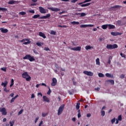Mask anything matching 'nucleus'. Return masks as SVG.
<instances>
[{
	"mask_svg": "<svg viewBox=\"0 0 126 126\" xmlns=\"http://www.w3.org/2000/svg\"><path fill=\"white\" fill-rule=\"evenodd\" d=\"M80 103H77L76 105V110H79V108H80Z\"/></svg>",
	"mask_w": 126,
	"mask_h": 126,
	"instance_id": "36",
	"label": "nucleus"
},
{
	"mask_svg": "<svg viewBox=\"0 0 126 126\" xmlns=\"http://www.w3.org/2000/svg\"><path fill=\"white\" fill-rule=\"evenodd\" d=\"M19 3V2L18 1H15V0H10V1H9L8 2V4H18Z\"/></svg>",
	"mask_w": 126,
	"mask_h": 126,
	"instance_id": "16",
	"label": "nucleus"
},
{
	"mask_svg": "<svg viewBox=\"0 0 126 126\" xmlns=\"http://www.w3.org/2000/svg\"><path fill=\"white\" fill-rule=\"evenodd\" d=\"M19 14L21 15H25L26 14V12L24 11L20 12Z\"/></svg>",
	"mask_w": 126,
	"mask_h": 126,
	"instance_id": "34",
	"label": "nucleus"
},
{
	"mask_svg": "<svg viewBox=\"0 0 126 126\" xmlns=\"http://www.w3.org/2000/svg\"><path fill=\"white\" fill-rule=\"evenodd\" d=\"M39 12H41L42 14H45L46 13V10L42 6L39 7Z\"/></svg>",
	"mask_w": 126,
	"mask_h": 126,
	"instance_id": "11",
	"label": "nucleus"
},
{
	"mask_svg": "<svg viewBox=\"0 0 126 126\" xmlns=\"http://www.w3.org/2000/svg\"><path fill=\"white\" fill-rule=\"evenodd\" d=\"M117 120H119V121H122V115H120L118 117V119H117Z\"/></svg>",
	"mask_w": 126,
	"mask_h": 126,
	"instance_id": "37",
	"label": "nucleus"
},
{
	"mask_svg": "<svg viewBox=\"0 0 126 126\" xmlns=\"http://www.w3.org/2000/svg\"><path fill=\"white\" fill-rule=\"evenodd\" d=\"M0 31L2 33H6L8 32V30L7 29H4L3 28H0Z\"/></svg>",
	"mask_w": 126,
	"mask_h": 126,
	"instance_id": "14",
	"label": "nucleus"
},
{
	"mask_svg": "<svg viewBox=\"0 0 126 126\" xmlns=\"http://www.w3.org/2000/svg\"><path fill=\"white\" fill-rule=\"evenodd\" d=\"M112 59V56H109V58H108V62H107V63L108 64H110L111 63V60Z\"/></svg>",
	"mask_w": 126,
	"mask_h": 126,
	"instance_id": "28",
	"label": "nucleus"
},
{
	"mask_svg": "<svg viewBox=\"0 0 126 126\" xmlns=\"http://www.w3.org/2000/svg\"><path fill=\"white\" fill-rule=\"evenodd\" d=\"M24 39L25 41H27V42L30 41V39L29 38H25Z\"/></svg>",
	"mask_w": 126,
	"mask_h": 126,
	"instance_id": "58",
	"label": "nucleus"
},
{
	"mask_svg": "<svg viewBox=\"0 0 126 126\" xmlns=\"http://www.w3.org/2000/svg\"><path fill=\"white\" fill-rule=\"evenodd\" d=\"M115 121H116V118L112 119L111 121L112 124H114Z\"/></svg>",
	"mask_w": 126,
	"mask_h": 126,
	"instance_id": "43",
	"label": "nucleus"
},
{
	"mask_svg": "<svg viewBox=\"0 0 126 126\" xmlns=\"http://www.w3.org/2000/svg\"><path fill=\"white\" fill-rule=\"evenodd\" d=\"M75 15L77 16H80V17H85L87 15L85 13H76Z\"/></svg>",
	"mask_w": 126,
	"mask_h": 126,
	"instance_id": "13",
	"label": "nucleus"
},
{
	"mask_svg": "<svg viewBox=\"0 0 126 126\" xmlns=\"http://www.w3.org/2000/svg\"><path fill=\"white\" fill-rule=\"evenodd\" d=\"M101 28L103 30H105V29H107V28H108V25L106 24V25H103L101 26Z\"/></svg>",
	"mask_w": 126,
	"mask_h": 126,
	"instance_id": "30",
	"label": "nucleus"
},
{
	"mask_svg": "<svg viewBox=\"0 0 126 126\" xmlns=\"http://www.w3.org/2000/svg\"><path fill=\"white\" fill-rule=\"evenodd\" d=\"M78 118L81 117V110H78Z\"/></svg>",
	"mask_w": 126,
	"mask_h": 126,
	"instance_id": "38",
	"label": "nucleus"
},
{
	"mask_svg": "<svg viewBox=\"0 0 126 126\" xmlns=\"http://www.w3.org/2000/svg\"><path fill=\"white\" fill-rule=\"evenodd\" d=\"M0 11H2V12H7L8 10L6 8L0 7Z\"/></svg>",
	"mask_w": 126,
	"mask_h": 126,
	"instance_id": "23",
	"label": "nucleus"
},
{
	"mask_svg": "<svg viewBox=\"0 0 126 126\" xmlns=\"http://www.w3.org/2000/svg\"><path fill=\"white\" fill-rule=\"evenodd\" d=\"M68 93H69V94L70 95H72L73 94L72 92H70V91H68Z\"/></svg>",
	"mask_w": 126,
	"mask_h": 126,
	"instance_id": "63",
	"label": "nucleus"
},
{
	"mask_svg": "<svg viewBox=\"0 0 126 126\" xmlns=\"http://www.w3.org/2000/svg\"><path fill=\"white\" fill-rule=\"evenodd\" d=\"M50 33L52 35H55L56 33V32L55 31H51Z\"/></svg>",
	"mask_w": 126,
	"mask_h": 126,
	"instance_id": "40",
	"label": "nucleus"
},
{
	"mask_svg": "<svg viewBox=\"0 0 126 126\" xmlns=\"http://www.w3.org/2000/svg\"><path fill=\"white\" fill-rule=\"evenodd\" d=\"M36 45H37L39 47H40L41 46V44L40 43L37 42Z\"/></svg>",
	"mask_w": 126,
	"mask_h": 126,
	"instance_id": "54",
	"label": "nucleus"
},
{
	"mask_svg": "<svg viewBox=\"0 0 126 126\" xmlns=\"http://www.w3.org/2000/svg\"><path fill=\"white\" fill-rule=\"evenodd\" d=\"M43 102H46L47 103L50 102V99L49 97H47L46 96H43Z\"/></svg>",
	"mask_w": 126,
	"mask_h": 126,
	"instance_id": "15",
	"label": "nucleus"
},
{
	"mask_svg": "<svg viewBox=\"0 0 126 126\" xmlns=\"http://www.w3.org/2000/svg\"><path fill=\"white\" fill-rule=\"evenodd\" d=\"M44 50L46 51H50V49L49 47H44Z\"/></svg>",
	"mask_w": 126,
	"mask_h": 126,
	"instance_id": "51",
	"label": "nucleus"
},
{
	"mask_svg": "<svg viewBox=\"0 0 126 126\" xmlns=\"http://www.w3.org/2000/svg\"><path fill=\"white\" fill-rule=\"evenodd\" d=\"M78 0H71L72 3H75Z\"/></svg>",
	"mask_w": 126,
	"mask_h": 126,
	"instance_id": "55",
	"label": "nucleus"
},
{
	"mask_svg": "<svg viewBox=\"0 0 126 126\" xmlns=\"http://www.w3.org/2000/svg\"><path fill=\"white\" fill-rule=\"evenodd\" d=\"M57 79L55 78L52 79V83H51V86L54 87L57 85Z\"/></svg>",
	"mask_w": 126,
	"mask_h": 126,
	"instance_id": "12",
	"label": "nucleus"
},
{
	"mask_svg": "<svg viewBox=\"0 0 126 126\" xmlns=\"http://www.w3.org/2000/svg\"><path fill=\"white\" fill-rule=\"evenodd\" d=\"M31 43V41H28V42H24V43H23V45H27V44H30Z\"/></svg>",
	"mask_w": 126,
	"mask_h": 126,
	"instance_id": "44",
	"label": "nucleus"
},
{
	"mask_svg": "<svg viewBox=\"0 0 126 126\" xmlns=\"http://www.w3.org/2000/svg\"><path fill=\"white\" fill-rule=\"evenodd\" d=\"M40 15H34L33 17L32 18L34 19H37L38 18L39 19H46L47 18H48L49 17H51V14L50 13L47 14L46 16H43L41 17H40Z\"/></svg>",
	"mask_w": 126,
	"mask_h": 126,
	"instance_id": "1",
	"label": "nucleus"
},
{
	"mask_svg": "<svg viewBox=\"0 0 126 126\" xmlns=\"http://www.w3.org/2000/svg\"><path fill=\"white\" fill-rule=\"evenodd\" d=\"M0 112L1 113L2 115L6 116L7 114V110L5 107L0 108Z\"/></svg>",
	"mask_w": 126,
	"mask_h": 126,
	"instance_id": "6",
	"label": "nucleus"
},
{
	"mask_svg": "<svg viewBox=\"0 0 126 126\" xmlns=\"http://www.w3.org/2000/svg\"><path fill=\"white\" fill-rule=\"evenodd\" d=\"M87 27V25H81L80 26L81 28H84Z\"/></svg>",
	"mask_w": 126,
	"mask_h": 126,
	"instance_id": "42",
	"label": "nucleus"
},
{
	"mask_svg": "<svg viewBox=\"0 0 126 126\" xmlns=\"http://www.w3.org/2000/svg\"><path fill=\"white\" fill-rule=\"evenodd\" d=\"M92 0H85L84 2H80V3H78V5H81V4H82L83 3H86L87 2H90Z\"/></svg>",
	"mask_w": 126,
	"mask_h": 126,
	"instance_id": "26",
	"label": "nucleus"
},
{
	"mask_svg": "<svg viewBox=\"0 0 126 126\" xmlns=\"http://www.w3.org/2000/svg\"><path fill=\"white\" fill-rule=\"evenodd\" d=\"M123 32H111V34L112 36H118V35H121L122 34H123Z\"/></svg>",
	"mask_w": 126,
	"mask_h": 126,
	"instance_id": "8",
	"label": "nucleus"
},
{
	"mask_svg": "<svg viewBox=\"0 0 126 126\" xmlns=\"http://www.w3.org/2000/svg\"><path fill=\"white\" fill-rule=\"evenodd\" d=\"M95 63L96 65H100V59L99 58H97L95 60Z\"/></svg>",
	"mask_w": 126,
	"mask_h": 126,
	"instance_id": "24",
	"label": "nucleus"
},
{
	"mask_svg": "<svg viewBox=\"0 0 126 126\" xmlns=\"http://www.w3.org/2000/svg\"><path fill=\"white\" fill-rule=\"evenodd\" d=\"M64 106H65L64 104H63L60 106L59 109H58V110L57 115L58 116H60L63 112V111L64 108Z\"/></svg>",
	"mask_w": 126,
	"mask_h": 126,
	"instance_id": "5",
	"label": "nucleus"
},
{
	"mask_svg": "<svg viewBox=\"0 0 126 126\" xmlns=\"http://www.w3.org/2000/svg\"><path fill=\"white\" fill-rule=\"evenodd\" d=\"M107 49L113 50L118 48V45L116 44H114L113 45L107 44L106 46Z\"/></svg>",
	"mask_w": 126,
	"mask_h": 126,
	"instance_id": "4",
	"label": "nucleus"
},
{
	"mask_svg": "<svg viewBox=\"0 0 126 126\" xmlns=\"http://www.w3.org/2000/svg\"><path fill=\"white\" fill-rule=\"evenodd\" d=\"M8 82L7 81H5L4 83L2 82L1 83V86H4V87H5L7 85Z\"/></svg>",
	"mask_w": 126,
	"mask_h": 126,
	"instance_id": "27",
	"label": "nucleus"
},
{
	"mask_svg": "<svg viewBox=\"0 0 126 126\" xmlns=\"http://www.w3.org/2000/svg\"><path fill=\"white\" fill-rule=\"evenodd\" d=\"M108 29L109 30L114 29L115 28V26L114 25H111V24H108Z\"/></svg>",
	"mask_w": 126,
	"mask_h": 126,
	"instance_id": "22",
	"label": "nucleus"
},
{
	"mask_svg": "<svg viewBox=\"0 0 126 126\" xmlns=\"http://www.w3.org/2000/svg\"><path fill=\"white\" fill-rule=\"evenodd\" d=\"M120 55L122 58H126V55L125 54H123V53H121Z\"/></svg>",
	"mask_w": 126,
	"mask_h": 126,
	"instance_id": "47",
	"label": "nucleus"
},
{
	"mask_svg": "<svg viewBox=\"0 0 126 126\" xmlns=\"http://www.w3.org/2000/svg\"><path fill=\"white\" fill-rule=\"evenodd\" d=\"M122 7H123L122 6H121V5H115V6H112L111 7V9L112 8H114V9H120Z\"/></svg>",
	"mask_w": 126,
	"mask_h": 126,
	"instance_id": "17",
	"label": "nucleus"
},
{
	"mask_svg": "<svg viewBox=\"0 0 126 126\" xmlns=\"http://www.w3.org/2000/svg\"><path fill=\"white\" fill-rule=\"evenodd\" d=\"M105 75H106V76L108 78H114V76L112 74H111L109 73H106Z\"/></svg>",
	"mask_w": 126,
	"mask_h": 126,
	"instance_id": "20",
	"label": "nucleus"
},
{
	"mask_svg": "<svg viewBox=\"0 0 126 126\" xmlns=\"http://www.w3.org/2000/svg\"><path fill=\"white\" fill-rule=\"evenodd\" d=\"M48 115V113H42V117H46Z\"/></svg>",
	"mask_w": 126,
	"mask_h": 126,
	"instance_id": "35",
	"label": "nucleus"
},
{
	"mask_svg": "<svg viewBox=\"0 0 126 126\" xmlns=\"http://www.w3.org/2000/svg\"><path fill=\"white\" fill-rule=\"evenodd\" d=\"M102 117H104L105 115V112L104 110H102L101 112H100Z\"/></svg>",
	"mask_w": 126,
	"mask_h": 126,
	"instance_id": "31",
	"label": "nucleus"
},
{
	"mask_svg": "<svg viewBox=\"0 0 126 126\" xmlns=\"http://www.w3.org/2000/svg\"><path fill=\"white\" fill-rule=\"evenodd\" d=\"M83 73L85 74L86 75L93 76L94 75V74L91 71H84L83 72Z\"/></svg>",
	"mask_w": 126,
	"mask_h": 126,
	"instance_id": "10",
	"label": "nucleus"
},
{
	"mask_svg": "<svg viewBox=\"0 0 126 126\" xmlns=\"http://www.w3.org/2000/svg\"><path fill=\"white\" fill-rule=\"evenodd\" d=\"M32 1L33 2L31 3L30 6H35L37 5V3L36 2L37 1V0H32Z\"/></svg>",
	"mask_w": 126,
	"mask_h": 126,
	"instance_id": "19",
	"label": "nucleus"
},
{
	"mask_svg": "<svg viewBox=\"0 0 126 126\" xmlns=\"http://www.w3.org/2000/svg\"><path fill=\"white\" fill-rule=\"evenodd\" d=\"M22 113H23V110H21L19 112L18 115H21Z\"/></svg>",
	"mask_w": 126,
	"mask_h": 126,
	"instance_id": "56",
	"label": "nucleus"
},
{
	"mask_svg": "<svg viewBox=\"0 0 126 126\" xmlns=\"http://www.w3.org/2000/svg\"><path fill=\"white\" fill-rule=\"evenodd\" d=\"M22 77L26 79V80H27V81H30L31 80V77L29 75L27 72H24L22 74Z\"/></svg>",
	"mask_w": 126,
	"mask_h": 126,
	"instance_id": "2",
	"label": "nucleus"
},
{
	"mask_svg": "<svg viewBox=\"0 0 126 126\" xmlns=\"http://www.w3.org/2000/svg\"><path fill=\"white\" fill-rule=\"evenodd\" d=\"M7 68L6 67H2L1 68V70H2L4 72L6 71Z\"/></svg>",
	"mask_w": 126,
	"mask_h": 126,
	"instance_id": "45",
	"label": "nucleus"
},
{
	"mask_svg": "<svg viewBox=\"0 0 126 126\" xmlns=\"http://www.w3.org/2000/svg\"><path fill=\"white\" fill-rule=\"evenodd\" d=\"M39 117H37L36 118H35V119L34 120V123L35 124H36L37 123V121L38 120H39Z\"/></svg>",
	"mask_w": 126,
	"mask_h": 126,
	"instance_id": "50",
	"label": "nucleus"
},
{
	"mask_svg": "<svg viewBox=\"0 0 126 126\" xmlns=\"http://www.w3.org/2000/svg\"><path fill=\"white\" fill-rule=\"evenodd\" d=\"M95 91H99L100 90V88L98 87L97 88L94 89Z\"/></svg>",
	"mask_w": 126,
	"mask_h": 126,
	"instance_id": "59",
	"label": "nucleus"
},
{
	"mask_svg": "<svg viewBox=\"0 0 126 126\" xmlns=\"http://www.w3.org/2000/svg\"><path fill=\"white\" fill-rule=\"evenodd\" d=\"M15 99L13 98H12L10 101V103H12L14 101Z\"/></svg>",
	"mask_w": 126,
	"mask_h": 126,
	"instance_id": "57",
	"label": "nucleus"
},
{
	"mask_svg": "<svg viewBox=\"0 0 126 126\" xmlns=\"http://www.w3.org/2000/svg\"><path fill=\"white\" fill-rule=\"evenodd\" d=\"M117 23L119 25H120V26L123 25H122V21L121 20L117 21Z\"/></svg>",
	"mask_w": 126,
	"mask_h": 126,
	"instance_id": "41",
	"label": "nucleus"
},
{
	"mask_svg": "<svg viewBox=\"0 0 126 126\" xmlns=\"http://www.w3.org/2000/svg\"><path fill=\"white\" fill-rule=\"evenodd\" d=\"M42 124H43V121H41L40 122V123H39L38 126H41V125H42Z\"/></svg>",
	"mask_w": 126,
	"mask_h": 126,
	"instance_id": "62",
	"label": "nucleus"
},
{
	"mask_svg": "<svg viewBox=\"0 0 126 126\" xmlns=\"http://www.w3.org/2000/svg\"><path fill=\"white\" fill-rule=\"evenodd\" d=\"M14 122H15L14 120L12 121V122H9V124H10V126H13V125L14 124Z\"/></svg>",
	"mask_w": 126,
	"mask_h": 126,
	"instance_id": "39",
	"label": "nucleus"
},
{
	"mask_svg": "<svg viewBox=\"0 0 126 126\" xmlns=\"http://www.w3.org/2000/svg\"><path fill=\"white\" fill-rule=\"evenodd\" d=\"M69 49H70L71 50L73 51H81L82 49V47L80 46H78L77 47H73V48H70L69 47Z\"/></svg>",
	"mask_w": 126,
	"mask_h": 126,
	"instance_id": "7",
	"label": "nucleus"
},
{
	"mask_svg": "<svg viewBox=\"0 0 126 126\" xmlns=\"http://www.w3.org/2000/svg\"><path fill=\"white\" fill-rule=\"evenodd\" d=\"M48 9L53 12H59L60 11L61 9L58 8L49 7Z\"/></svg>",
	"mask_w": 126,
	"mask_h": 126,
	"instance_id": "9",
	"label": "nucleus"
},
{
	"mask_svg": "<svg viewBox=\"0 0 126 126\" xmlns=\"http://www.w3.org/2000/svg\"><path fill=\"white\" fill-rule=\"evenodd\" d=\"M125 75L124 74H122L120 76V78H121V79H124L125 78Z\"/></svg>",
	"mask_w": 126,
	"mask_h": 126,
	"instance_id": "53",
	"label": "nucleus"
},
{
	"mask_svg": "<svg viewBox=\"0 0 126 126\" xmlns=\"http://www.w3.org/2000/svg\"><path fill=\"white\" fill-rule=\"evenodd\" d=\"M71 24L73 25H79V22L73 21L71 22Z\"/></svg>",
	"mask_w": 126,
	"mask_h": 126,
	"instance_id": "29",
	"label": "nucleus"
},
{
	"mask_svg": "<svg viewBox=\"0 0 126 126\" xmlns=\"http://www.w3.org/2000/svg\"><path fill=\"white\" fill-rule=\"evenodd\" d=\"M4 91L6 93H8L9 92V90H7L6 88L4 89Z\"/></svg>",
	"mask_w": 126,
	"mask_h": 126,
	"instance_id": "52",
	"label": "nucleus"
},
{
	"mask_svg": "<svg viewBox=\"0 0 126 126\" xmlns=\"http://www.w3.org/2000/svg\"><path fill=\"white\" fill-rule=\"evenodd\" d=\"M98 76L99 77L102 78V77H104V75L102 73H98Z\"/></svg>",
	"mask_w": 126,
	"mask_h": 126,
	"instance_id": "32",
	"label": "nucleus"
},
{
	"mask_svg": "<svg viewBox=\"0 0 126 126\" xmlns=\"http://www.w3.org/2000/svg\"><path fill=\"white\" fill-rule=\"evenodd\" d=\"M91 49H94V47L93 46H90L89 45L86 46L85 47V49L86 50H91Z\"/></svg>",
	"mask_w": 126,
	"mask_h": 126,
	"instance_id": "25",
	"label": "nucleus"
},
{
	"mask_svg": "<svg viewBox=\"0 0 126 126\" xmlns=\"http://www.w3.org/2000/svg\"><path fill=\"white\" fill-rule=\"evenodd\" d=\"M31 98H35V95H34V94H32V97H31Z\"/></svg>",
	"mask_w": 126,
	"mask_h": 126,
	"instance_id": "61",
	"label": "nucleus"
},
{
	"mask_svg": "<svg viewBox=\"0 0 126 126\" xmlns=\"http://www.w3.org/2000/svg\"><path fill=\"white\" fill-rule=\"evenodd\" d=\"M14 85V80L13 79H11V84L10 85V87H12Z\"/></svg>",
	"mask_w": 126,
	"mask_h": 126,
	"instance_id": "33",
	"label": "nucleus"
},
{
	"mask_svg": "<svg viewBox=\"0 0 126 126\" xmlns=\"http://www.w3.org/2000/svg\"><path fill=\"white\" fill-rule=\"evenodd\" d=\"M87 117H91V114L90 113H89V114H87Z\"/></svg>",
	"mask_w": 126,
	"mask_h": 126,
	"instance_id": "64",
	"label": "nucleus"
},
{
	"mask_svg": "<svg viewBox=\"0 0 126 126\" xmlns=\"http://www.w3.org/2000/svg\"><path fill=\"white\" fill-rule=\"evenodd\" d=\"M29 12L31 13L34 14L35 13V11L34 10H30Z\"/></svg>",
	"mask_w": 126,
	"mask_h": 126,
	"instance_id": "49",
	"label": "nucleus"
},
{
	"mask_svg": "<svg viewBox=\"0 0 126 126\" xmlns=\"http://www.w3.org/2000/svg\"><path fill=\"white\" fill-rule=\"evenodd\" d=\"M48 89H49V90H48V92H47V94L48 95H50L51 93V89H50V88H49Z\"/></svg>",
	"mask_w": 126,
	"mask_h": 126,
	"instance_id": "46",
	"label": "nucleus"
},
{
	"mask_svg": "<svg viewBox=\"0 0 126 126\" xmlns=\"http://www.w3.org/2000/svg\"><path fill=\"white\" fill-rule=\"evenodd\" d=\"M24 60H28L30 62H32L35 61L34 57L31 56L30 55H26L23 57Z\"/></svg>",
	"mask_w": 126,
	"mask_h": 126,
	"instance_id": "3",
	"label": "nucleus"
},
{
	"mask_svg": "<svg viewBox=\"0 0 126 126\" xmlns=\"http://www.w3.org/2000/svg\"><path fill=\"white\" fill-rule=\"evenodd\" d=\"M87 27H93L94 26L93 25H87Z\"/></svg>",
	"mask_w": 126,
	"mask_h": 126,
	"instance_id": "60",
	"label": "nucleus"
},
{
	"mask_svg": "<svg viewBox=\"0 0 126 126\" xmlns=\"http://www.w3.org/2000/svg\"><path fill=\"white\" fill-rule=\"evenodd\" d=\"M39 36L43 38L44 39H45L46 38V36L42 32H39Z\"/></svg>",
	"mask_w": 126,
	"mask_h": 126,
	"instance_id": "18",
	"label": "nucleus"
},
{
	"mask_svg": "<svg viewBox=\"0 0 126 126\" xmlns=\"http://www.w3.org/2000/svg\"><path fill=\"white\" fill-rule=\"evenodd\" d=\"M85 4V7H87V6H88L89 5H90L91 4V3H85L84 4Z\"/></svg>",
	"mask_w": 126,
	"mask_h": 126,
	"instance_id": "48",
	"label": "nucleus"
},
{
	"mask_svg": "<svg viewBox=\"0 0 126 126\" xmlns=\"http://www.w3.org/2000/svg\"><path fill=\"white\" fill-rule=\"evenodd\" d=\"M106 83H110L112 85H114L115 84L114 80H108L106 81Z\"/></svg>",
	"mask_w": 126,
	"mask_h": 126,
	"instance_id": "21",
	"label": "nucleus"
}]
</instances>
